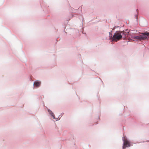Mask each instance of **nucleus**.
Here are the masks:
<instances>
[{"mask_svg": "<svg viewBox=\"0 0 149 149\" xmlns=\"http://www.w3.org/2000/svg\"><path fill=\"white\" fill-rule=\"evenodd\" d=\"M48 112L49 113V114L51 115V116L53 117L54 118H55V116L54 114L52 112L49 110H48Z\"/></svg>", "mask_w": 149, "mask_h": 149, "instance_id": "4", "label": "nucleus"}, {"mask_svg": "<svg viewBox=\"0 0 149 149\" xmlns=\"http://www.w3.org/2000/svg\"><path fill=\"white\" fill-rule=\"evenodd\" d=\"M130 146V144L129 141L127 139H125L124 140V143L123 145V149H125V148Z\"/></svg>", "mask_w": 149, "mask_h": 149, "instance_id": "3", "label": "nucleus"}, {"mask_svg": "<svg viewBox=\"0 0 149 149\" xmlns=\"http://www.w3.org/2000/svg\"><path fill=\"white\" fill-rule=\"evenodd\" d=\"M40 82L38 81V87L40 85Z\"/></svg>", "mask_w": 149, "mask_h": 149, "instance_id": "5", "label": "nucleus"}, {"mask_svg": "<svg viewBox=\"0 0 149 149\" xmlns=\"http://www.w3.org/2000/svg\"><path fill=\"white\" fill-rule=\"evenodd\" d=\"M132 38L134 41L140 40H145L147 39V34L146 33H143L141 35L138 36H132Z\"/></svg>", "mask_w": 149, "mask_h": 149, "instance_id": "2", "label": "nucleus"}, {"mask_svg": "<svg viewBox=\"0 0 149 149\" xmlns=\"http://www.w3.org/2000/svg\"><path fill=\"white\" fill-rule=\"evenodd\" d=\"M129 31L126 30L122 31H117L114 33L112 39L113 41L117 42L121 38L125 39L129 35Z\"/></svg>", "mask_w": 149, "mask_h": 149, "instance_id": "1", "label": "nucleus"}, {"mask_svg": "<svg viewBox=\"0 0 149 149\" xmlns=\"http://www.w3.org/2000/svg\"><path fill=\"white\" fill-rule=\"evenodd\" d=\"M146 34H147V38H148V36H149V32H147Z\"/></svg>", "mask_w": 149, "mask_h": 149, "instance_id": "6", "label": "nucleus"}]
</instances>
